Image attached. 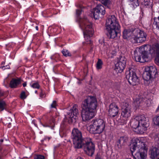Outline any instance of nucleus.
Returning a JSON list of instances; mask_svg holds the SVG:
<instances>
[{
	"mask_svg": "<svg viewBox=\"0 0 159 159\" xmlns=\"http://www.w3.org/2000/svg\"><path fill=\"white\" fill-rule=\"evenodd\" d=\"M140 100H141V99H137L134 102V105L136 106V107H138L140 105Z\"/></svg>",
	"mask_w": 159,
	"mask_h": 159,
	"instance_id": "2f4dec72",
	"label": "nucleus"
},
{
	"mask_svg": "<svg viewBox=\"0 0 159 159\" xmlns=\"http://www.w3.org/2000/svg\"><path fill=\"white\" fill-rule=\"evenodd\" d=\"M158 159H159V158H158Z\"/></svg>",
	"mask_w": 159,
	"mask_h": 159,
	"instance_id": "8fccbe9b",
	"label": "nucleus"
},
{
	"mask_svg": "<svg viewBox=\"0 0 159 159\" xmlns=\"http://www.w3.org/2000/svg\"><path fill=\"white\" fill-rule=\"evenodd\" d=\"M97 104V100L94 97L89 96L84 100L82 104L81 117L83 121H88L94 117Z\"/></svg>",
	"mask_w": 159,
	"mask_h": 159,
	"instance_id": "f03ea898",
	"label": "nucleus"
},
{
	"mask_svg": "<svg viewBox=\"0 0 159 159\" xmlns=\"http://www.w3.org/2000/svg\"><path fill=\"white\" fill-rule=\"evenodd\" d=\"M149 52L151 56H156L155 63L159 65V44H155L151 47L148 45L141 46L137 48L134 51V57L136 61L144 62L148 61V52Z\"/></svg>",
	"mask_w": 159,
	"mask_h": 159,
	"instance_id": "f257e3e1",
	"label": "nucleus"
},
{
	"mask_svg": "<svg viewBox=\"0 0 159 159\" xmlns=\"http://www.w3.org/2000/svg\"><path fill=\"white\" fill-rule=\"evenodd\" d=\"M154 20L153 24H155L157 27L159 29V16L157 17L154 18Z\"/></svg>",
	"mask_w": 159,
	"mask_h": 159,
	"instance_id": "c85d7f7f",
	"label": "nucleus"
},
{
	"mask_svg": "<svg viewBox=\"0 0 159 159\" xmlns=\"http://www.w3.org/2000/svg\"><path fill=\"white\" fill-rule=\"evenodd\" d=\"M56 102L54 101L52 103L51 105V107L52 108H55L56 106Z\"/></svg>",
	"mask_w": 159,
	"mask_h": 159,
	"instance_id": "c9c22d12",
	"label": "nucleus"
},
{
	"mask_svg": "<svg viewBox=\"0 0 159 159\" xmlns=\"http://www.w3.org/2000/svg\"><path fill=\"white\" fill-rule=\"evenodd\" d=\"M51 58L52 59H54V57H51Z\"/></svg>",
	"mask_w": 159,
	"mask_h": 159,
	"instance_id": "de8ad7c7",
	"label": "nucleus"
},
{
	"mask_svg": "<svg viewBox=\"0 0 159 159\" xmlns=\"http://www.w3.org/2000/svg\"><path fill=\"white\" fill-rule=\"evenodd\" d=\"M71 138L74 148H81V143L84 140L82 138L81 132L77 129L74 128L72 132Z\"/></svg>",
	"mask_w": 159,
	"mask_h": 159,
	"instance_id": "0eeeda50",
	"label": "nucleus"
},
{
	"mask_svg": "<svg viewBox=\"0 0 159 159\" xmlns=\"http://www.w3.org/2000/svg\"><path fill=\"white\" fill-rule=\"evenodd\" d=\"M153 121L155 124L159 126V116H156L154 117Z\"/></svg>",
	"mask_w": 159,
	"mask_h": 159,
	"instance_id": "bb28decb",
	"label": "nucleus"
},
{
	"mask_svg": "<svg viewBox=\"0 0 159 159\" xmlns=\"http://www.w3.org/2000/svg\"><path fill=\"white\" fill-rule=\"evenodd\" d=\"M22 85L23 87H25L26 85V82L24 83Z\"/></svg>",
	"mask_w": 159,
	"mask_h": 159,
	"instance_id": "37998d69",
	"label": "nucleus"
},
{
	"mask_svg": "<svg viewBox=\"0 0 159 159\" xmlns=\"http://www.w3.org/2000/svg\"><path fill=\"white\" fill-rule=\"evenodd\" d=\"M132 33L130 30H125L123 33V37L125 39H129L132 35Z\"/></svg>",
	"mask_w": 159,
	"mask_h": 159,
	"instance_id": "4be33fe9",
	"label": "nucleus"
},
{
	"mask_svg": "<svg viewBox=\"0 0 159 159\" xmlns=\"http://www.w3.org/2000/svg\"><path fill=\"white\" fill-rule=\"evenodd\" d=\"M102 60L101 59H99L96 64V67L97 69H99L102 68Z\"/></svg>",
	"mask_w": 159,
	"mask_h": 159,
	"instance_id": "a878e982",
	"label": "nucleus"
},
{
	"mask_svg": "<svg viewBox=\"0 0 159 159\" xmlns=\"http://www.w3.org/2000/svg\"><path fill=\"white\" fill-rule=\"evenodd\" d=\"M6 106V104L5 102L2 100L0 99V110L1 111L3 110Z\"/></svg>",
	"mask_w": 159,
	"mask_h": 159,
	"instance_id": "393cba45",
	"label": "nucleus"
},
{
	"mask_svg": "<svg viewBox=\"0 0 159 159\" xmlns=\"http://www.w3.org/2000/svg\"><path fill=\"white\" fill-rule=\"evenodd\" d=\"M132 2V4L134 7H136L139 5V2L138 0H130Z\"/></svg>",
	"mask_w": 159,
	"mask_h": 159,
	"instance_id": "7c9ffc66",
	"label": "nucleus"
},
{
	"mask_svg": "<svg viewBox=\"0 0 159 159\" xmlns=\"http://www.w3.org/2000/svg\"><path fill=\"white\" fill-rule=\"evenodd\" d=\"M89 127L90 131L92 133L100 134L104 129L105 124L102 120L97 119L92 120Z\"/></svg>",
	"mask_w": 159,
	"mask_h": 159,
	"instance_id": "423d86ee",
	"label": "nucleus"
},
{
	"mask_svg": "<svg viewBox=\"0 0 159 159\" xmlns=\"http://www.w3.org/2000/svg\"><path fill=\"white\" fill-rule=\"evenodd\" d=\"M26 98V96L25 92H22L20 94V98L21 99H24Z\"/></svg>",
	"mask_w": 159,
	"mask_h": 159,
	"instance_id": "f704fd0d",
	"label": "nucleus"
},
{
	"mask_svg": "<svg viewBox=\"0 0 159 159\" xmlns=\"http://www.w3.org/2000/svg\"><path fill=\"white\" fill-rule=\"evenodd\" d=\"M139 117L140 124L139 131L143 132L149 126L148 119L144 115L139 116Z\"/></svg>",
	"mask_w": 159,
	"mask_h": 159,
	"instance_id": "4468645a",
	"label": "nucleus"
},
{
	"mask_svg": "<svg viewBox=\"0 0 159 159\" xmlns=\"http://www.w3.org/2000/svg\"><path fill=\"white\" fill-rule=\"evenodd\" d=\"M35 93H37V91H35Z\"/></svg>",
	"mask_w": 159,
	"mask_h": 159,
	"instance_id": "09e8293b",
	"label": "nucleus"
},
{
	"mask_svg": "<svg viewBox=\"0 0 159 159\" xmlns=\"http://www.w3.org/2000/svg\"><path fill=\"white\" fill-rule=\"evenodd\" d=\"M115 66V70L116 71L120 73L122 72L124 69L125 66V65L123 64V63H120L118 61L116 64Z\"/></svg>",
	"mask_w": 159,
	"mask_h": 159,
	"instance_id": "aec40b11",
	"label": "nucleus"
},
{
	"mask_svg": "<svg viewBox=\"0 0 159 159\" xmlns=\"http://www.w3.org/2000/svg\"><path fill=\"white\" fill-rule=\"evenodd\" d=\"M77 105H74L70 109V112L68 114V117L69 118V120L72 122H75L77 119V116L79 114V111Z\"/></svg>",
	"mask_w": 159,
	"mask_h": 159,
	"instance_id": "2eb2a0df",
	"label": "nucleus"
},
{
	"mask_svg": "<svg viewBox=\"0 0 159 159\" xmlns=\"http://www.w3.org/2000/svg\"><path fill=\"white\" fill-rule=\"evenodd\" d=\"M81 144V148H83L86 153L89 156H92L94 152L95 146L91 139L87 138L84 139Z\"/></svg>",
	"mask_w": 159,
	"mask_h": 159,
	"instance_id": "6e6552de",
	"label": "nucleus"
},
{
	"mask_svg": "<svg viewBox=\"0 0 159 159\" xmlns=\"http://www.w3.org/2000/svg\"><path fill=\"white\" fill-rule=\"evenodd\" d=\"M95 9L100 13L102 16L105 14V8L104 6L101 4L98 5L96 7Z\"/></svg>",
	"mask_w": 159,
	"mask_h": 159,
	"instance_id": "412c9836",
	"label": "nucleus"
},
{
	"mask_svg": "<svg viewBox=\"0 0 159 159\" xmlns=\"http://www.w3.org/2000/svg\"><path fill=\"white\" fill-rule=\"evenodd\" d=\"M121 107L122 111L121 117L124 118L123 124H125L127 118L131 116L132 112L131 107L129 103L124 102L121 103Z\"/></svg>",
	"mask_w": 159,
	"mask_h": 159,
	"instance_id": "1a4fd4ad",
	"label": "nucleus"
},
{
	"mask_svg": "<svg viewBox=\"0 0 159 159\" xmlns=\"http://www.w3.org/2000/svg\"><path fill=\"white\" fill-rule=\"evenodd\" d=\"M81 9H77L76 10V14L77 15H79L81 13Z\"/></svg>",
	"mask_w": 159,
	"mask_h": 159,
	"instance_id": "e433bc0d",
	"label": "nucleus"
},
{
	"mask_svg": "<svg viewBox=\"0 0 159 159\" xmlns=\"http://www.w3.org/2000/svg\"><path fill=\"white\" fill-rule=\"evenodd\" d=\"M39 155H37L34 156V159H39Z\"/></svg>",
	"mask_w": 159,
	"mask_h": 159,
	"instance_id": "79ce46f5",
	"label": "nucleus"
},
{
	"mask_svg": "<svg viewBox=\"0 0 159 159\" xmlns=\"http://www.w3.org/2000/svg\"><path fill=\"white\" fill-rule=\"evenodd\" d=\"M31 86L34 88L39 89L40 86L38 83L36 82L32 84Z\"/></svg>",
	"mask_w": 159,
	"mask_h": 159,
	"instance_id": "72a5a7b5",
	"label": "nucleus"
},
{
	"mask_svg": "<svg viewBox=\"0 0 159 159\" xmlns=\"http://www.w3.org/2000/svg\"><path fill=\"white\" fill-rule=\"evenodd\" d=\"M80 26L83 31L84 37L87 44H91V41L90 38L92 37L93 34V30L91 23L86 17H85L80 20Z\"/></svg>",
	"mask_w": 159,
	"mask_h": 159,
	"instance_id": "39448f33",
	"label": "nucleus"
},
{
	"mask_svg": "<svg viewBox=\"0 0 159 159\" xmlns=\"http://www.w3.org/2000/svg\"><path fill=\"white\" fill-rule=\"evenodd\" d=\"M106 25L108 36L110 39H114L120 34V26L115 16H109L106 20Z\"/></svg>",
	"mask_w": 159,
	"mask_h": 159,
	"instance_id": "7ed1b4c3",
	"label": "nucleus"
},
{
	"mask_svg": "<svg viewBox=\"0 0 159 159\" xmlns=\"http://www.w3.org/2000/svg\"><path fill=\"white\" fill-rule=\"evenodd\" d=\"M4 92L3 91L0 90V97L3 96Z\"/></svg>",
	"mask_w": 159,
	"mask_h": 159,
	"instance_id": "ea45409f",
	"label": "nucleus"
},
{
	"mask_svg": "<svg viewBox=\"0 0 159 159\" xmlns=\"http://www.w3.org/2000/svg\"><path fill=\"white\" fill-rule=\"evenodd\" d=\"M152 0H144L142 4L145 6H151L152 3Z\"/></svg>",
	"mask_w": 159,
	"mask_h": 159,
	"instance_id": "b1692460",
	"label": "nucleus"
},
{
	"mask_svg": "<svg viewBox=\"0 0 159 159\" xmlns=\"http://www.w3.org/2000/svg\"><path fill=\"white\" fill-rule=\"evenodd\" d=\"M41 92L40 93V96L41 97V98H43V92L42 91V90H41Z\"/></svg>",
	"mask_w": 159,
	"mask_h": 159,
	"instance_id": "a19ab883",
	"label": "nucleus"
},
{
	"mask_svg": "<svg viewBox=\"0 0 159 159\" xmlns=\"http://www.w3.org/2000/svg\"><path fill=\"white\" fill-rule=\"evenodd\" d=\"M51 139V138L50 137H46L45 139H48V140H49Z\"/></svg>",
	"mask_w": 159,
	"mask_h": 159,
	"instance_id": "c03bdc74",
	"label": "nucleus"
},
{
	"mask_svg": "<svg viewBox=\"0 0 159 159\" xmlns=\"http://www.w3.org/2000/svg\"><path fill=\"white\" fill-rule=\"evenodd\" d=\"M95 159H103L100 156L98 155H96Z\"/></svg>",
	"mask_w": 159,
	"mask_h": 159,
	"instance_id": "4c0bfd02",
	"label": "nucleus"
},
{
	"mask_svg": "<svg viewBox=\"0 0 159 159\" xmlns=\"http://www.w3.org/2000/svg\"><path fill=\"white\" fill-rule=\"evenodd\" d=\"M116 50L114 48L111 49L110 51V53L111 54V57H113V56L116 55Z\"/></svg>",
	"mask_w": 159,
	"mask_h": 159,
	"instance_id": "473e14b6",
	"label": "nucleus"
},
{
	"mask_svg": "<svg viewBox=\"0 0 159 159\" xmlns=\"http://www.w3.org/2000/svg\"><path fill=\"white\" fill-rule=\"evenodd\" d=\"M65 57L70 56H71V53L69 52L66 49H63L61 51Z\"/></svg>",
	"mask_w": 159,
	"mask_h": 159,
	"instance_id": "cd10ccee",
	"label": "nucleus"
},
{
	"mask_svg": "<svg viewBox=\"0 0 159 159\" xmlns=\"http://www.w3.org/2000/svg\"><path fill=\"white\" fill-rule=\"evenodd\" d=\"M128 138L126 136H122L118 139L116 142V146L119 149L123 148L127 143Z\"/></svg>",
	"mask_w": 159,
	"mask_h": 159,
	"instance_id": "f3484780",
	"label": "nucleus"
},
{
	"mask_svg": "<svg viewBox=\"0 0 159 159\" xmlns=\"http://www.w3.org/2000/svg\"><path fill=\"white\" fill-rule=\"evenodd\" d=\"M93 15L95 19H98L100 17V16L101 15L100 13L95 8L94 9V11L93 12Z\"/></svg>",
	"mask_w": 159,
	"mask_h": 159,
	"instance_id": "5701e85b",
	"label": "nucleus"
},
{
	"mask_svg": "<svg viewBox=\"0 0 159 159\" xmlns=\"http://www.w3.org/2000/svg\"><path fill=\"white\" fill-rule=\"evenodd\" d=\"M35 29L37 30H38V27L37 26L35 27Z\"/></svg>",
	"mask_w": 159,
	"mask_h": 159,
	"instance_id": "a18cd8bd",
	"label": "nucleus"
},
{
	"mask_svg": "<svg viewBox=\"0 0 159 159\" xmlns=\"http://www.w3.org/2000/svg\"><path fill=\"white\" fill-rule=\"evenodd\" d=\"M143 77L146 80H148L152 78H155L157 73V70L155 66H147L145 68Z\"/></svg>",
	"mask_w": 159,
	"mask_h": 159,
	"instance_id": "9d476101",
	"label": "nucleus"
},
{
	"mask_svg": "<svg viewBox=\"0 0 159 159\" xmlns=\"http://www.w3.org/2000/svg\"><path fill=\"white\" fill-rule=\"evenodd\" d=\"M44 157L43 156L39 155V159H44Z\"/></svg>",
	"mask_w": 159,
	"mask_h": 159,
	"instance_id": "58836bf2",
	"label": "nucleus"
},
{
	"mask_svg": "<svg viewBox=\"0 0 159 159\" xmlns=\"http://www.w3.org/2000/svg\"><path fill=\"white\" fill-rule=\"evenodd\" d=\"M126 78L129 83L131 85H135L139 83L138 77L135 72L132 70H130L126 72Z\"/></svg>",
	"mask_w": 159,
	"mask_h": 159,
	"instance_id": "9b49d317",
	"label": "nucleus"
},
{
	"mask_svg": "<svg viewBox=\"0 0 159 159\" xmlns=\"http://www.w3.org/2000/svg\"><path fill=\"white\" fill-rule=\"evenodd\" d=\"M134 34V39L137 43H142L146 40L147 35L143 31L139 29H135Z\"/></svg>",
	"mask_w": 159,
	"mask_h": 159,
	"instance_id": "ddd939ff",
	"label": "nucleus"
},
{
	"mask_svg": "<svg viewBox=\"0 0 159 159\" xmlns=\"http://www.w3.org/2000/svg\"><path fill=\"white\" fill-rule=\"evenodd\" d=\"M139 121V116H136L131 120L130 125L133 128L135 129H138L139 131L140 124Z\"/></svg>",
	"mask_w": 159,
	"mask_h": 159,
	"instance_id": "a211bd4d",
	"label": "nucleus"
},
{
	"mask_svg": "<svg viewBox=\"0 0 159 159\" xmlns=\"http://www.w3.org/2000/svg\"><path fill=\"white\" fill-rule=\"evenodd\" d=\"M109 115L111 117H114L117 116L118 113V108L114 103L111 104L109 106L108 111Z\"/></svg>",
	"mask_w": 159,
	"mask_h": 159,
	"instance_id": "dca6fc26",
	"label": "nucleus"
},
{
	"mask_svg": "<svg viewBox=\"0 0 159 159\" xmlns=\"http://www.w3.org/2000/svg\"><path fill=\"white\" fill-rule=\"evenodd\" d=\"M155 140L158 148L156 146H152L150 148L149 154L152 159H155V158L159 155V134L156 135Z\"/></svg>",
	"mask_w": 159,
	"mask_h": 159,
	"instance_id": "f8f14e48",
	"label": "nucleus"
},
{
	"mask_svg": "<svg viewBox=\"0 0 159 159\" xmlns=\"http://www.w3.org/2000/svg\"><path fill=\"white\" fill-rule=\"evenodd\" d=\"M126 60L124 57H120L119 61H118L120 63H123V64L125 65Z\"/></svg>",
	"mask_w": 159,
	"mask_h": 159,
	"instance_id": "c756f323",
	"label": "nucleus"
},
{
	"mask_svg": "<svg viewBox=\"0 0 159 159\" xmlns=\"http://www.w3.org/2000/svg\"><path fill=\"white\" fill-rule=\"evenodd\" d=\"M20 83V79H13L10 81V86L11 88H16Z\"/></svg>",
	"mask_w": 159,
	"mask_h": 159,
	"instance_id": "6ab92c4d",
	"label": "nucleus"
},
{
	"mask_svg": "<svg viewBox=\"0 0 159 159\" xmlns=\"http://www.w3.org/2000/svg\"><path fill=\"white\" fill-rule=\"evenodd\" d=\"M77 159H83V158H82L81 157H78Z\"/></svg>",
	"mask_w": 159,
	"mask_h": 159,
	"instance_id": "49530a36",
	"label": "nucleus"
},
{
	"mask_svg": "<svg viewBox=\"0 0 159 159\" xmlns=\"http://www.w3.org/2000/svg\"><path fill=\"white\" fill-rule=\"evenodd\" d=\"M130 146V149L132 152L134 151L137 148L138 149L134 156L135 159H145L146 158L147 148L143 142L136 138L133 140Z\"/></svg>",
	"mask_w": 159,
	"mask_h": 159,
	"instance_id": "20e7f679",
	"label": "nucleus"
}]
</instances>
